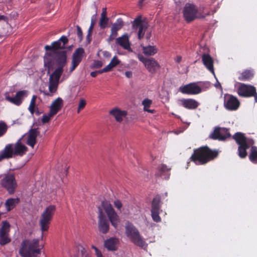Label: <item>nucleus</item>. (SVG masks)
Segmentation results:
<instances>
[{
  "instance_id": "nucleus-1",
  "label": "nucleus",
  "mask_w": 257,
  "mask_h": 257,
  "mask_svg": "<svg viewBox=\"0 0 257 257\" xmlns=\"http://www.w3.org/2000/svg\"><path fill=\"white\" fill-rule=\"evenodd\" d=\"M238 145V155L240 158H245L247 155V150L252 146L248 156L249 160L253 164H257V147L253 146L254 141L251 138H246L245 134L237 132L232 136Z\"/></svg>"
},
{
  "instance_id": "nucleus-2",
  "label": "nucleus",
  "mask_w": 257,
  "mask_h": 257,
  "mask_svg": "<svg viewBox=\"0 0 257 257\" xmlns=\"http://www.w3.org/2000/svg\"><path fill=\"white\" fill-rule=\"evenodd\" d=\"M22 137L15 144H9L0 152V162L16 156H23L28 151V148L22 143Z\"/></svg>"
},
{
  "instance_id": "nucleus-3",
  "label": "nucleus",
  "mask_w": 257,
  "mask_h": 257,
  "mask_svg": "<svg viewBox=\"0 0 257 257\" xmlns=\"http://www.w3.org/2000/svg\"><path fill=\"white\" fill-rule=\"evenodd\" d=\"M218 155L217 151L211 150L208 147L204 146L194 150L190 159L196 164L204 165L216 158Z\"/></svg>"
},
{
  "instance_id": "nucleus-4",
  "label": "nucleus",
  "mask_w": 257,
  "mask_h": 257,
  "mask_svg": "<svg viewBox=\"0 0 257 257\" xmlns=\"http://www.w3.org/2000/svg\"><path fill=\"white\" fill-rule=\"evenodd\" d=\"M19 254L22 257H37L41 253L38 239H25L22 242Z\"/></svg>"
},
{
  "instance_id": "nucleus-5",
  "label": "nucleus",
  "mask_w": 257,
  "mask_h": 257,
  "mask_svg": "<svg viewBox=\"0 0 257 257\" xmlns=\"http://www.w3.org/2000/svg\"><path fill=\"white\" fill-rule=\"evenodd\" d=\"M201 10L198 11L195 5L187 3L185 5L183 9V16L185 20L188 23L191 22L196 19H203L209 15V13H201Z\"/></svg>"
},
{
  "instance_id": "nucleus-6",
  "label": "nucleus",
  "mask_w": 257,
  "mask_h": 257,
  "mask_svg": "<svg viewBox=\"0 0 257 257\" xmlns=\"http://www.w3.org/2000/svg\"><path fill=\"white\" fill-rule=\"evenodd\" d=\"M68 42V40L66 36H62L59 40L53 42L51 45L45 46V50L47 51H49V52H47L46 53H55V57L54 55L52 57L55 59V60H56V56H60V54L61 55L63 53L65 54V56L67 57L66 51L63 50V49L65 48V46Z\"/></svg>"
},
{
  "instance_id": "nucleus-7",
  "label": "nucleus",
  "mask_w": 257,
  "mask_h": 257,
  "mask_svg": "<svg viewBox=\"0 0 257 257\" xmlns=\"http://www.w3.org/2000/svg\"><path fill=\"white\" fill-rule=\"evenodd\" d=\"M56 59L55 61L57 68L52 74H50L49 80L59 83L60 78L64 71L63 68L67 63L66 57L63 53L61 55L60 54V56H56Z\"/></svg>"
},
{
  "instance_id": "nucleus-8",
  "label": "nucleus",
  "mask_w": 257,
  "mask_h": 257,
  "mask_svg": "<svg viewBox=\"0 0 257 257\" xmlns=\"http://www.w3.org/2000/svg\"><path fill=\"white\" fill-rule=\"evenodd\" d=\"M56 211L55 205H50L46 208L42 213L39 220V225L42 232L47 231L53 216Z\"/></svg>"
},
{
  "instance_id": "nucleus-9",
  "label": "nucleus",
  "mask_w": 257,
  "mask_h": 257,
  "mask_svg": "<svg viewBox=\"0 0 257 257\" xmlns=\"http://www.w3.org/2000/svg\"><path fill=\"white\" fill-rule=\"evenodd\" d=\"M237 93L239 96L242 97H254V102L257 103V92L254 86L241 83L237 89Z\"/></svg>"
},
{
  "instance_id": "nucleus-10",
  "label": "nucleus",
  "mask_w": 257,
  "mask_h": 257,
  "mask_svg": "<svg viewBox=\"0 0 257 257\" xmlns=\"http://www.w3.org/2000/svg\"><path fill=\"white\" fill-rule=\"evenodd\" d=\"M125 228L127 236L134 244L142 247L145 246V241L143 239L136 227L130 224L126 226Z\"/></svg>"
},
{
  "instance_id": "nucleus-11",
  "label": "nucleus",
  "mask_w": 257,
  "mask_h": 257,
  "mask_svg": "<svg viewBox=\"0 0 257 257\" xmlns=\"http://www.w3.org/2000/svg\"><path fill=\"white\" fill-rule=\"evenodd\" d=\"M101 205L104 209L112 225L116 228L119 222V218L112 205L106 200L102 201Z\"/></svg>"
},
{
  "instance_id": "nucleus-12",
  "label": "nucleus",
  "mask_w": 257,
  "mask_h": 257,
  "mask_svg": "<svg viewBox=\"0 0 257 257\" xmlns=\"http://www.w3.org/2000/svg\"><path fill=\"white\" fill-rule=\"evenodd\" d=\"M1 184L10 194H14L17 187L16 180L13 174L6 175L2 179Z\"/></svg>"
},
{
  "instance_id": "nucleus-13",
  "label": "nucleus",
  "mask_w": 257,
  "mask_h": 257,
  "mask_svg": "<svg viewBox=\"0 0 257 257\" xmlns=\"http://www.w3.org/2000/svg\"><path fill=\"white\" fill-rule=\"evenodd\" d=\"M98 228L100 232L103 234L107 233L109 229V221L106 218L105 215L103 213L100 206L98 207Z\"/></svg>"
},
{
  "instance_id": "nucleus-14",
  "label": "nucleus",
  "mask_w": 257,
  "mask_h": 257,
  "mask_svg": "<svg viewBox=\"0 0 257 257\" xmlns=\"http://www.w3.org/2000/svg\"><path fill=\"white\" fill-rule=\"evenodd\" d=\"M10 224L7 220L2 222V226L0 229V244L5 245L11 242L9 237Z\"/></svg>"
},
{
  "instance_id": "nucleus-15",
  "label": "nucleus",
  "mask_w": 257,
  "mask_h": 257,
  "mask_svg": "<svg viewBox=\"0 0 257 257\" xmlns=\"http://www.w3.org/2000/svg\"><path fill=\"white\" fill-rule=\"evenodd\" d=\"M139 59L145 65L147 70L152 74H154L160 67V65L153 58H145L142 55H139Z\"/></svg>"
},
{
  "instance_id": "nucleus-16",
  "label": "nucleus",
  "mask_w": 257,
  "mask_h": 257,
  "mask_svg": "<svg viewBox=\"0 0 257 257\" xmlns=\"http://www.w3.org/2000/svg\"><path fill=\"white\" fill-rule=\"evenodd\" d=\"M27 90H21L18 91L15 97H12L10 95V92H6L4 94L5 99L11 103L16 105H20L22 103L23 99L27 95Z\"/></svg>"
},
{
  "instance_id": "nucleus-17",
  "label": "nucleus",
  "mask_w": 257,
  "mask_h": 257,
  "mask_svg": "<svg viewBox=\"0 0 257 257\" xmlns=\"http://www.w3.org/2000/svg\"><path fill=\"white\" fill-rule=\"evenodd\" d=\"M84 55L85 51L83 48L80 47L75 50L72 57V64L70 68L69 73L72 72L79 65Z\"/></svg>"
},
{
  "instance_id": "nucleus-18",
  "label": "nucleus",
  "mask_w": 257,
  "mask_h": 257,
  "mask_svg": "<svg viewBox=\"0 0 257 257\" xmlns=\"http://www.w3.org/2000/svg\"><path fill=\"white\" fill-rule=\"evenodd\" d=\"M132 28L135 31L139 29L138 37L139 39L141 40L144 36L145 33L148 28V25L142 21V17L139 16L132 22Z\"/></svg>"
},
{
  "instance_id": "nucleus-19",
  "label": "nucleus",
  "mask_w": 257,
  "mask_h": 257,
  "mask_svg": "<svg viewBox=\"0 0 257 257\" xmlns=\"http://www.w3.org/2000/svg\"><path fill=\"white\" fill-rule=\"evenodd\" d=\"M179 90L183 94H197L201 92V88L195 83H191L188 84L181 86Z\"/></svg>"
},
{
  "instance_id": "nucleus-20",
  "label": "nucleus",
  "mask_w": 257,
  "mask_h": 257,
  "mask_svg": "<svg viewBox=\"0 0 257 257\" xmlns=\"http://www.w3.org/2000/svg\"><path fill=\"white\" fill-rule=\"evenodd\" d=\"M55 55V53H46L44 56V66L47 69V75L50 74V71L53 69L56 63L55 59L53 55Z\"/></svg>"
},
{
  "instance_id": "nucleus-21",
  "label": "nucleus",
  "mask_w": 257,
  "mask_h": 257,
  "mask_svg": "<svg viewBox=\"0 0 257 257\" xmlns=\"http://www.w3.org/2000/svg\"><path fill=\"white\" fill-rule=\"evenodd\" d=\"M123 21L122 19H118L116 22L112 25L111 34L107 39L108 42H110L114 40L117 36V31L120 30L123 26Z\"/></svg>"
},
{
  "instance_id": "nucleus-22",
  "label": "nucleus",
  "mask_w": 257,
  "mask_h": 257,
  "mask_svg": "<svg viewBox=\"0 0 257 257\" xmlns=\"http://www.w3.org/2000/svg\"><path fill=\"white\" fill-rule=\"evenodd\" d=\"M8 20L7 17L0 15V33L5 35H9L12 30Z\"/></svg>"
},
{
  "instance_id": "nucleus-23",
  "label": "nucleus",
  "mask_w": 257,
  "mask_h": 257,
  "mask_svg": "<svg viewBox=\"0 0 257 257\" xmlns=\"http://www.w3.org/2000/svg\"><path fill=\"white\" fill-rule=\"evenodd\" d=\"M229 98L226 102V109L230 111L236 110L240 105L238 99L232 95H228Z\"/></svg>"
},
{
  "instance_id": "nucleus-24",
  "label": "nucleus",
  "mask_w": 257,
  "mask_h": 257,
  "mask_svg": "<svg viewBox=\"0 0 257 257\" xmlns=\"http://www.w3.org/2000/svg\"><path fill=\"white\" fill-rule=\"evenodd\" d=\"M38 130V128H31L28 133L27 144L32 148L36 144V138L40 135V132Z\"/></svg>"
},
{
  "instance_id": "nucleus-25",
  "label": "nucleus",
  "mask_w": 257,
  "mask_h": 257,
  "mask_svg": "<svg viewBox=\"0 0 257 257\" xmlns=\"http://www.w3.org/2000/svg\"><path fill=\"white\" fill-rule=\"evenodd\" d=\"M116 44L120 46L125 50L130 51L131 44L129 42V36L127 34L123 35L116 39Z\"/></svg>"
},
{
  "instance_id": "nucleus-26",
  "label": "nucleus",
  "mask_w": 257,
  "mask_h": 257,
  "mask_svg": "<svg viewBox=\"0 0 257 257\" xmlns=\"http://www.w3.org/2000/svg\"><path fill=\"white\" fill-rule=\"evenodd\" d=\"M202 59L203 64L207 69L214 75L213 60L210 55L207 54H204L202 56Z\"/></svg>"
},
{
  "instance_id": "nucleus-27",
  "label": "nucleus",
  "mask_w": 257,
  "mask_h": 257,
  "mask_svg": "<svg viewBox=\"0 0 257 257\" xmlns=\"http://www.w3.org/2000/svg\"><path fill=\"white\" fill-rule=\"evenodd\" d=\"M179 101L183 107L189 109H195L199 105V103L193 99H182Z\"/></svg>"
},
{
  "instance_id": "nucleus-28",
  "label": "nucleus",
  "mask_w": 257,
  "mask_h": 257,
  "mask_svg": "<svg viewBox=\"0 0 257 257\" xmlns=\"http://www.w3.org/2000/svg\"><path fill=\"white\" fill-rule=\"evenodd\" d=\"M63 100L61 98L58 97L55 99L50 107V110L52 112V115H55L61 109L63 106Z\"/></svg>"
},
{
  "instance_id": "nucleus-29",
  "label": "nucleus",
  "mask_w": 257,
  "mask_h": 257,
  "mask_svg": "<svg viewBox=\"0 0 257 257\" xmlns=\"http://www.w3.org/2000/svg\"><path fill=\"white\" fill-rule=\"evenodd\" d=\"M109 114L113 115L115 120L118 122H121L122 118L127 114V112L124 110H121L118 108H114L109 111Z\"/></svg>"
},
{
  "instance_id": "nucleus-30",
  "label": "nucleus",
  "mask_w": 257,
  "mask_h": 257,
  "mask_svg": "<svg viewBox=\"0 0 257 257\" xmlns=\"http://www.w3.org/2000/svg\"><path fill=\"white\" fill-rule=\"evenodd\" d=\"M118 240L115 238H110L104 241V246L108 250L113 251L117 249Z\"/></svg>"
},
{
  "instance_id": "nucleus-31",
  "label": "nucleus",
  "mask_w": 257,
  "mask_h": 257,
  "mask_svg": "<svg viewBox=\"0 0 257 257\" xmlns=\"http://www.w3.org/2000/svg\"><path fill=\"white\" fill-rule=\"evenodd\" d=\"M106 15V8H103L99 22V26L101 29H103L107 27L109 18L107 17Z\"/></svg>"
},
{
  "instance_id": "nucleus-32",
  "label": "nucleus",
  "mask_w": 257,
  "mask_h": 257,
  "mask_svg": "<svg viewBox=\"0 0 257 257\" xmlns=\"http://www.w3.org/2000/svg\"><path fill=\"white\" fill-rule=\"evenodd\" d=\"M254 75V73L251 70H245L241 73L238 77L240 81H248L251 80Z\"/></svg>"
},
{
  "instance_id": "nucleus-33",
  "label": "nucleus",
  "mask_w": 257,
  "mask_h": 257,
  "mask_svg": "<svg viewBox=\"0 0 257 257\" xmlns=\"http://www.w3.org/2000/svg\"><path fill=\"white\" fill-rule=\"evenodd\" d=\"M20 202V199L19 198H9L8 199L5 203V206L8 211H10L14 208L16 205Z\"/></svg>"
},
{
  "instance_id": "nucleus-34",
  "label": "nucleus",
  "mask_w": 257,
  "mask_h": 257,
  "mask_svg": "<svg viewBox=\"0 0 257 257\" xmlns=\"http://www.w3.org/2000/svg\"><path fill=\"white\" fill-rule=\"evenodd\" d=\"M220 129L221 128L219 127H216L213 132L209 135V138L213 140H225V136L221 134Z\"/></svg>"
},
{
  "instance_id": "nucleus-35",
  "label": "nucleus",
  "mask_w": 257,
  "mask_h": 257,
  "mask_svg": "<svg viewBox=\"0 0 257 257\" xmlns=\"http://www.w3.org/2000/svg\"><path fill=\"white\" fill-rule=\"evenodd\" d=\"M161 196L157 195L153 198L151 204V211L160 210L161 208Z\"/></svg>"
},
{
  "instance_id": "nucleus-36",
  "label": "nucleus",
  "mask_w": 257,
  "mask_h": 257,
  "mask_svg": "<svg viewBox=\"0 0 257 257\" xmlns=\"http://www.w3.org/2000/svg\"><path fill=\"white\" fill-rule=\"evenodd\" d=\"M143 53L148 56L154 55L157 53V49L155 46L149 45L146 47H143Z\"/></svg>"
},
{
  "instance_id": "nucleus-37",
  "label": "nucleus",
  "mask_w": 257,
  "mask_h": 257,
  "mask_svg": "<svg viewBox=\"0 0 257 257\" xmlns=\"http://www.w3.org/2000/svg\"><path fill=\"white\" fill-rule=\"evenodd\" d=\"M59 83L49 81V91L51 94L55 93L57 90Z\"/></svg>"
},
{
  "instance_id": "nucleus-38",
  "label": "nucleus",
  "mask_w": 257,
  "mask_h": 257,
  "mask_svg": "<svg viewBox=\"0 0 257 257\" xmlns=\"http://www.w3.org/2000/svg\"><path fill=\"white\" fill-rule=\"evenodd\" d=\"M37 98V96L36 95H34L33 96L29 107V110L32 114H33L35 111V107L36 105V100Z\"/></svg>"
},
{
  "instance_id": "nucleus-39",
  "label": "nucleus",
  "mask_w": 257,
  "mask_h": 257,
  "mask_svg": "<svg viewBox=\"0 0 257 257\" xmlns=\"http://www.w3.org/2000/svg\"><path fill=\"white\" fill-rule=\"evenodd\" d=\"M171 170V168H168L165 164H162L159 168V171L156 174L157 176H161L162 174L166 172H168Z\"/></svg>"
},
{
  "instance_id": "nucleus-40",
  "label": "nucleus",
  "mask_w": 257,
  "mask_h": 257,
  "mask_svg": "<svg viewBox=\"0 0 257 257\" xmlns=\"http://www.w3.org/2000/svg\"><path fill=\"white\" fill-rule=\"evenodd\" d=\"M160 211H151V215L153 220L156 222H159L161 221V218L159 216Z\"/></svg>"
},
{
  "instance_id": "nucleus-41",
  "label": "nucleus",
  "mask_w": 257,
  "mask_h": 257,
  "mask_svg": "<svg viewBox=\"0 0 257 257\" xmlns=\"http://www.w3.org/2000/svg\"><path fill=\"white\" fill-rule=\"evenodd\" d=\"M8 125L3 121L0 122V137H2L7 132Z\"/></svg>"
},
{
  "instance_id": "nucleus-42",
  "label": "nucleus",
  "mask_w": 257,
  "mask_h": 257,
  "mask_svg": "<svg viewBox=\"0 0 257 257\" xmlns=\"http://www.w3.org/2000/svg\"><path fill=\"white\" fill-rule=\"evenodd\" d=\"M51 113L52 112L50 110L49 113L47 115L44 114L42 118V122L43 124L48 122L50 121L51 118L54 115H52V113Z\"/></svg>"
},
{
  "instance_id": "nucleus-43",
  "label": "nucleus",
  "mask_w": 257,
  "mask_h": 257,
  "mask_svg": "<svg viewBox=\"0 0 257 257\" xmlns=\"http://www.w3.org/2000/svg\"><path fill=\"white\" fill-rule=\"evenodd\" d=\"M103 66V63L99 60H94L92 64L91 68L92 69H97L101 68Z\"/></svg>"
},
{
  "instance_id": "nucleus-44",
  "label": "nucleus",
  "mask_w": 257,
  "mask_h": 257,
  "mask_svg": "<svg viewBox=\"0 0 257 257\" xmlns=\"http://www.w3.org/2000/svg\"><path fill=\"white\" fill-rule=\"evenodd\" d=\"M78 250L80 251V257H88V254L86 250L82 246H78Z\"/></svg>"
},
{
  "instance_id": "nucleus-45",
  "label": "nucleus",
  "mask_w": 257,
  "mask_h": 257,
  "mask_svg": "<svg viewBox=\"0 0 257 257\" xmlns=\"http://www.w3.org/2000/svg\"><path fill=\"white\" fill-rule=\"evenodd\" d=\"M152 101L151 100L149 99L148 98L145 99L142 102L143 105H144V109L147 110V108H148L151 104H152Z\"/></svg>"
},
{
  "instance_id": "nucleus-46",
  "label": "nucleus",
  "mask_w": 257,
  "mask_h": 257,
  "mask_svg": "<svg viewBox=\"0 0 257 257\" xmlns=\"http://www.w3.org/2000/svg\"><path fill=\"white\" fill-rule=\"evenodd\" d=\"M86 104V101L84 99L81 98L80 100V101H79V103L78 104V110H77L78 113H79L80 110L81 109H83L85 107Z\"/></svg>"
},
{
  "instance_id": "nucleus-47",
  "label": "nucleus",
  "mask_w": 257,
  "mask_h": 257,
  "mask_svg": "<svg viewBox=\"0 0 257 257\" xmlns=\"http://www.w3.org/2000/svg\"><path fill=\"white\" fill-rule=\"evenodd\" d=\"M76 29H77V35L79 38V42H81L82 40L83 39V33L82 30L80 26H76Z\"/></svg>"
},
{
  "instance_id": "nucleus-48",
  "label": "nucleus",
  "mask_w": 257,
  "mask_h": 257,
  "mask_svg": "<svg viewBox=\"0 0 257 257\" xmlns=\"http://www.w3.org/2000/svg\"><path fill=\"white\" fill-rule=\"evenodd\" d=\"M120 61L117 59L116 56H114L111 60L110 63L112 64L115 67L119 64Z\"/></svg>"
},
{
  "instance_id": "nucleus-49",
  "label": "nucleus",
  "mask_w": 257,
  "mask_h": 257,
  "mask_svg": "<svg viewBox=\"0 0 257 257\" xmlns=\"http://www.w3.org/2000/svg\"><path fill=\"white\" fill-rule=\"evenodd\" d=\"M92 248L94 249L97 257H103L101 252L96 247L93 245Z\"/></svg>"
},
{
  "instance_id": "nucleus-50",
  "label": "nucleus",
  "mask_w": 257,
  "mask_h": 257,
  "mask_svg": "<svg viewBox=\"0 0 257 257\" xmlns=\"http://www.w3.org/2000/svg\"><path fill=\"white\" fill-rule=\"evenodd\" d=\"M114 205L116 208L120 209L122 207V203L119 200H116L114 201Z\"/></svg>"
},
{
  "instance_id": "nucleus-51",
  "label": "nucleus",
  "mask_w": 257,
  "mask_h": 257,
  "mask_svg": "<svg viewBox=\"0 0 257 257\" xmlns=\"http://www.w3.org/2000/svg\"><path fill=\"white\" fill-rule=\"evenodd\" d=\"M115 67V66L112 65V64L109 63L108 65H107L105 68V71H106V72H109L112 70L113 68Z\"/></svg>"
},
{
  "instance_id": "nucleus-52",
  "label": "nucleus",
  "mask_w": 257,
  "mask_h": 257,
  "mask_svg": "<svg viewBox=\"0 0 257 257\" xmlns=\"http://www.w3.org/2000/svg\"><path fill=\"white\" fill-rule=\"evenodd\" d=\"M95 23H96V17H95V15H94L91 18L90 25H91L92 26H94Z\"/></svg>"
},
{
  "instance_id": "nucleus-53",
  "label": "nucleus",
  "mask_w": 257,
  "mask_h": 257,
  "mask_svg": "<svg viewBox=\"0 0 257 257\" xmlns=\"http://www.w3.org/2000/svg\"><path fill=\"white\" fill-rule=\"evenodd\" d=\"M215 87L217 88H220L221 89V92H222V87H221L220 83L218 81H217V83L215 84Z\"/></svg>"
},
{
  "instance_id": "nucleus-54",
  "label": "nucleus",
  "mask_w": 257,
  "mask_h": 257,
  "mask_svg": "<svg viewBox=\"0 0 257 257\" xmlns=\"http://www.w3.org/2000/svg\"><path fill=\"white\" fill-rule=\"evenodd\" d=\"M92 34H87V35L86 36V40L88 42V43L89 44L91 41V36Z\"/></svg>"
},
{
  "instance_id": "nucleus-55",
  "label": "nucleus",
  "mask_w": 257,
  "mask_h": 257,
  "mask_svg": "<svg viewBox=\"0 0 257 257\" xmlns=\"http://www.w3.org/2000/svg\"><path fill=\"white\" fill-rule=\"evenodd\" d=\"M125 75L127 78H131L132 77V72L131 71H126L125 72Z\"/></svg>"
},
{
  "instance_id": "nucleus-56",
  "label": "nucleus",
  "mask_w": 257,
  "mask_h": 257,
  "mask_svg": "<svg viewBox=\"0 0 257 257\" xmlns=\"http://www.w3.org/2000/svg\"><path fill=\"white\" fill-rule=\"evenodd\" d=\"M97 75V71H93L90 73V76L92 77H95Z\"/></svg>"
},
{
  "instance_id": "nucleus-57",
  "label": "nucleus",
  "mask_w": 257,
  "mask_h": 257,
  "mask_svg": "<svg viewBox=\"0 0 257 257\" xmlns=\"http://www.w3.org/2000/svg\"><path fill=\"white\" fill-rule=\"evenodd\" d=\"M93 27L94 26H92L91 25L90 26L88 31V33L92 34Z\"/></svg>"
},
{
  "instance_id": "nucleus-58",
  "label": "nucleus",
  "mask_w": 257,
  "mask_h": 257,
  "mask_svg": "<svg viewBox=\"0 0 257 257\" xmlns=\"http://www.w3.org/2000/svg\"><path fill=\"white\" fill-rule=\"evenodd\" d=\"M105 68H103L101 70H98V71H97V74H101L102 73H104V72H107L106 71H105Z\"/></svg>"
},
{
  "instance_id": "nucleus-59",
  "label": "nucleus",
  "mask_w": 257,
  "mask_h": 257,
  "mask_svg": "<svg viewBox=\"0 0 257 257\" xmlns=\"http://www.w3.org/2000/svg\"><path fill=\"white\" fill-rule=\"evenodd\" d=\"M231 136L230 133H229L228 130L226 128V139L228 138H230Z\"/></svg>"
},
{
  "instance_id": "nucleus-60",
  "label": "nucleus",
  "mask_w": 257,
  "mask_h": 257,
  "mask_svg": "<svg viewBox=\"0 0 257 257\" xmlns=\"http://www.w3.org/2000/svg\"><path fill=\"white\" fill-rule=\"evenodd\" d=\"M182 60V57L181 56H178L177 57V59H176V62L177 63H180Z\"/></svg>"
},
{
  "instance_id": "nucleus-61",
  "label": "nucleus",
  "mask_w": 257,
  "mask_h": 257,
  "mask_svg": "<svg viewBox=\"0 0 257 257\" xmlns=\"http://www.w3.org/2000/svg\"><path fill=\"white\" fill-rule=\"evenodd\" d=\"M43 93H44V95H47V96H51V95H52V94L50 93V92L43 91Z\"/></svg>"
},
{
  "instance_id": "nucleus-62",
  "label": "nucleus",
  "mask_w": 257,
  "mask_h": 257,
  "mask_svg": "<svg viewBox=\"0 0 257 257\" xmlns=\"http://www.w3.org/2000/svg\"><path fill=\"white\" fill-rule=\"evenodd\" d=\"M145 111L153 113L155 111V110L154 109H149L147 108V110H145Z\"/></svg>"
},
{
  "instance_id": "nucleus-63",
  "label": "nucleus",
  "mask_w": 257,
  "mask_h": 257,
  "mask_svg": "<svg viewBox=\"0 0 257 257\" xmlns=\"http://www.w3.org/2000/svg\"><path fill=\"white\" fill-rule=\"evenodd\" d=\"M41 113H42V112H40V111L39 110L38 108H37V109H36V114L37 115H38H38H39L40 114H41Z\"/></svg>"
},
{
  "instance_id": "nucleus-64",
  "label": "nucleus",
  "mask_w": 257,
  "mask_h": 257,
  "mask_svg": "<svg viewBox=\"0 0 257 257\" xmlns=\"http://www.w3.org/2000/svg\"><path fill=\"white\" fill-rule=\"evenodd\" d=\"M68 173V168H66V169L64 171V173L65 174V175H67Z\"/></svg>"
}]
</instances>
